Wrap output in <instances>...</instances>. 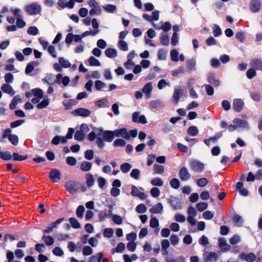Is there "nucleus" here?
I'll return each mask as SVG.
<instances>
[{
  "label": "nucleus",
  "instance_id": "46",
  "mask_svg": "<svg viewBox=\"0 0 262 262\" xmlns=\"http://www.w3.org/2000/svg\"><path fill=\"white\" fill-rule=\"evenodd\" d=\"M179 52L176 49H173L170 51L171 60L173 61L176 62L179 60L178 58Z\"/></svg>",
  "mask_w": 262,
  "mask_h": 262
},
{
  "label": "nucleus",
  "instance_id": "6",
  "mask_svg": "<svg viewBox=\"0 0 262 262\" xmlns=\"http://www.w3.org/2000/svg\"><path fill=\"white\" fill-rule=\"evenodd\" d=\"M179 176L182 181H186L191 178V174L186 167H182L180 169Z\"/></svg>",
  "mask_w": 262,
  "mask_h": 262
},
{
  "label": "nucleus",
  "instance_id": "19",
  "mask_svg": "<svg viewBox=\"0 0 262 262\" xmlns=\"http://www.w3.org/2000/svg\"><path fill=\"white\" fill-rule=\"evenodd\" d=\"M13 155H12L9 151H0V158L3 160L8 161L12 158Z\"/></svg>",
  "mask_w": 262,
  "mask_h": 262
},
{
  "label": "nucleus",
  "instance_id": "50",
  "mask_svg": "<svg viewBox=\"0 0 262 262\" xmlns=\"http://www.w3.org/2000/svg\"><path fill=\"white\" fill-rule=\"evenodd\" d=\"M54 75L53 74H47L45 80L50 85H52L55 83L54 79Z\"/></svg>",
  "mask_w": 262,
  "mask_h": 262
},
{
  "label": "nucleus",
  "instance_id": "33",
  "mask_svg": "<svg viewBox=\"0 0 262 262\" xmlns=\"http://www.w3.org/2000/svg\"><path fill=\"white\" fill-rule=\"evenodd\" d=\"M152 90L151 83L150 82L147 83L143 87L142 91L147 95H150V93Z\"/></svg>",
  "mask_w": 262,
  "mask_h": 262
},
{
  "label": "nucleus",
  "instance_id": "64",
  "mask_svg": "<svg viewBox=\"0 0 262 262\" xmlns=\"http://www.w3.org/2000/svg\"><path fill=\"white\" fill-rule=\"evenodd\" d=\"M113 221L117 225H121L122 223L121 217L117 214H114L112 217Z\"/></svg>",
  "mask_w": 262,
  "mask_h": 262
},
{
  "label": "nucleus",
  "instance_id": "21",
  "mask_svg": "<svg viewBox=\"0 0 262 262\" xmlns=\"http://www.w3.org/2000/svg\"><path fill=\"white\" fill-rule=\"evenodd\" d=\"M105 55L108 58H114L117 56V51L115 49L108 48L105 51Z\"/></svg>",
  "mask_w": 262,
  "mask_h": 262
},
{
  "label": "nucleus",
  "instance_id": "26",
  "mask_svg": "<svg viewBox=\"0 0 262 262\" xmlns=\"http://www.w3.org/2000/svg\"><path fill=\"white\" fill-rule=\"evenodd\" d=\"M69 221L71 226L74 229H79L81 226L79 222L75 217H72L69 218Z\"/></svg>",
  "mask_w": 262,
  "mask_h": 262
},
{
  "label": "nucleus",
  "instance_id": "13",
  "mask_svg": "<svg viewBox=\"0 0 262 262\" xmlns=\"http://www.w3.org/2000/svg\"><path fill=\"white\" fill-rule=\"evenodd\" d=\"M207 81L215 87L219 86L220 84L219 80L215 78V75L213 73L208 74L207 76Z\"/></svg>",
  "mask_w": 262,
  "mask_h": 262
},
{
  "label": "nucleus",
  "instance_id": "51",
  "mask_svg": "<svg viewBox=\"0 0 262 262\" xmlns=\"http://www.w3.org/2000/svg\"><path fill=\"white\" fill-rule=\"evenodd\" d=\"M159 225V223L158 220L156 217H152L150 220V227L152 228H155L158 227Z\"/></svg>",
  "mask_w": 262,
  "mask_h": 262
},
{
  "label": "nucleus",
  "instance_id": "2",
  "mask_svg": "<svg viewBox=\"0 0 262 262\" xmlns=\"http://www.w3.org/2000/svg\"><path fill=\"white\" fill-rule=\"evenodd\" d=\"M80 185V184L78 182L74 181H69L66 182L65 187L69 193L72 194H74L79 189Z\"/></svg>",
  "mask_w": 262,
  "mask_h": 262
},
{
  "label": "nucleus",
  "instance_id": "30",
  "mask_svg": "<svg viewBox=\"0 0 262 262\" xmlns=\"http://www.w3.org/2000/svg\"><path fill=\"white\" fill-rule=\"evenodd\" d=\"M208 205L205 202H200L196 204V208L200 211L202 212L208 208Z\"/></svg>",
  "mask_w": 262,
  "mask_h": 262
},
{
  "label": "nucleus",
  "instance_id": "14",
  "mask_svg": "<svg viewBox=\"0 0 262 262\" xmlns=\"http://www.w3.org/2000/svg\"><path fill=\"white\" fill-rule=\"evenodd\" d=\"M163 207L161 203H158L152 207H151L149 211L152 213H162L163 212Z\"/></svg>",
  "mask_w": 262,
  "mask_h": 262
},
{
  "label": "nucleus",
  "instance_id": "29",
  "mask_svg": "<svg viewBox=\"0 0 262 262\" xmlns=\"http://www.w3.org/2000/svg\"><path fill=\"white\" fill-rule=\"evenodd\" d=\"M235 38L240 42L243 43L246 40L245 33L241 31L237 32L235 34Z\"/></svg>",
  "mask_w": 262,
  "mask_h": 262
},
{
  "label": "nucleus",
  "instance_id": "18",
  "mask_svg": "<svg viewBox=\"0 0 262 262\" xmlns=\"http://www.w3.org/2000/svg\"><path fill=\"white\" fill-rule=\"evenodd\" d=\"M86 184L88 187L93 186L95 183V179L91 173L86 174L85 176Z\"/></svg>",
  "mask_w": 262,
  "mask_h": 262
},
{
  "label": "nucleus",
  "instance_id": "61",
  "mask_svg": "<svg viewBox=\"0 0 262 262\" xmlns=\"http://www.w3.org/2000/svg\"><path fill=\"white\" fill-rule=\"evenodd\" d=\"M105 202L106 203V205L111 209H112L113 207L116 205V202L113 201L111 198H106Z\"/></svg>",
  "mask_w": 262,
  "mask_h": 262
},
{
  "label": "nucleus",
  "instance_id": "3",
  "mask_svg": "<svg viewBox=\"0 0 262 262\" xmlns=\"http://www.w3.org/2000/svg\"><path fill=\"white\" fill-rule=\"evenodd\" d=\"M191 169L196 172H202L204 170V164L196 160H192L190 162Z\"/></svg>",
  "mask_w": 262,
  "mask_h": 262
},
{
  "label": "nucleus",
  "instance_id": "28",
  "mask_svg": "<svg viewBox=\"0 0 262 262\" xmlns=\"http://www.w3.org/2000/svg\"><path fill=\"white\" fill-rule=\"evenodd\" d=\"M218 256L217 254L214 252H210L207 257V259L205 261L207 262V261H216L217 260Z\"/></svg>",
  "mask_w": 262,
  "mask_h": 262
},
{
  "label": "nucleus",
  "instance_id": "53",
  "mask_svg": "<svg viewBox=\"0 0 262 262\" xmlns=\"http://www.w3.org/2000/svg\"><path fill=\"white\" fill-rule=\"evenodd\" d=\"M151 184L153 186H161L163 184V182L160 178H155L151 181Z\"/></svg>",
  "mask_w": 262,
  "mask_h": 262
},
{
  "label": "nucleus",
  "instance_id": "11",
  "mask_svg": "<svg viewBox=\"0 0 262 262\" xmlns=\"http://www.w3.org/2000/svg\"><path fill=\"white\" fill-rule=\"evenodd\" d=\"M239 258L242 260H245L247 262H253L256 258L255 254L250 252L247 254H246L244 253H242L239 255Z\"/></svg>",
  "mask_w": 262,
  "mask_h": 262
},
{
  "label": "nucleus",
  "instance_id": "23",
  "mask_svg": "<svg viewBox=\"0 0 262 262\" xmlns=\"http://www.w3.org/2000/svg\"><path fill=\"white\" fill-rule=\"evenodd\" d=\"M171 28V25L169 21L165 22L164 24H163L161 27H156L155 26V28L156 30H160L162 29L163 31L165 32H168Z\"/></svg>",
  "mask_w": 262,
  "mask_h": 262
},
{
  "label": "nucleus",
  "instance_id": "56",
  "mask_svg": "<svg viewBox=\"0 0 262 262\" xmlns=\"http://www.w3.org/2000/svg\"><path fill=\"white\" fill-rule=\"evenodd\" d=\"M84 157L88 160H92L94 157V151L92 149H88L84 152Z\"/></svg>",
  "mask_w": 262,
  "mask_h": 262
},
{
  "label": "nucleus",
  "instance_id": "54",
  "mask_svg": "<svg viewBox=\"0 0 262 262\" xmlns=\"http://www.w3.org/2000/svg\"><path fill=\"white\" fill-rule=\"evenodd\" d=\"M256 75V70L252 68L249 69L246 73L247 77L250 79H252Z\"/></svg>",
  "mask_w": 262,
  "mask_h": 262
},
{
  "label": "nucleus",
  "instance_id": "63",
  "mask_svg": "<svg viewBox=\"0 0 262 262\" xmlns=\"http://www.w3.org/2000/svg\"><path fill=\"white\" fill-rule=\"evenodd\" d=\"M66 162L70 166H74L76 165L77 160L76 158L73 157H68L66 159Z\"/></svg>",
  "mask_w": 262,
  "mask_h": 262
},
{
  "label": "nucleus",
  "instance_id": "22",
  "mask_svg": "<svg viewBox=\"0 0 262 262\" xmlns=\"http://www.w3.org/2000/svg\"><path fill=\"white\" fill-rule=\"evenodd\" d=\"M233 122L235 124L236 127H246L248 125L247 121L239 118L234 119Z\"/></svg>",
  "mask_w": 262,
  "mask_h": 262
},
{
  "label": "nucleus",
  "instance_id": "8",
  "mask_svg": "<svg viewBox=\"0 0 262 262\" xmlns=\"http://www.w3.org/2000/svg\"><path fill=\"white\" fill-rule=\"evenodd\" d=\"M244 102L241 99H235L233 102V107L236 112H241L243 108Z\"/></svg>",
  "mask_w": 262,
  "mask_h": 262
},
{
  "label": "nucleus",
  "instance_id": "15",
  "mask_svg": "<svg viewBox=\"0 0 262 262\" xmlns=\"http://www.w3.org/2000/svg\"><path fill=\"white\" fill-rule=\"evenodd\" d=\"M50 99L48 98V96H46L44 97V99L42 100L40 102L37 103L38 104L36 105V107L38 109H42L46 107L50 103Z\"/></svg>",
  "mask_w": 262,
  "mask_h": 262
},
{
  "label": "nucleus",
  "instance_id": "7",
  "mask_svg": "<svg viewBox=\"0 0 262 262\" xmlns=\"http://www.w3.org/2000/svg\"><path fill=\"white\" fill-rule=\"evenodd\" d=\"M168 203L173 210L182 208L181 203L176 197L170 196V198L168 199Z\"/></svg>",
  "mask_w": 262,
  "mask_h": 262
},
{
  "label": "nucleus",
  "instance_id": "25",
  "mask_svg": "<svg viewBox=\"0 0 262 262\" xmlns=\"http://www.w3.org/2000/svg\"><path fill=\"white\" fill-rule=\"evenodd\" d=\"M182 95V91L180 89H175L173 94V98L174 99V102L177 104L179 101L181 96Z\"/></svg>",
  "mask_w": 262,
  "mask_h": 262
},
{
  "label": "nucleus",
  "instance_id": "34",
  "mask_svg": "<svg viewBox=\"0 0 262 262\" xmlns=\"http://www.w3.org/2000/svg\"><path fill=\"white\" fill-rule=\"evenodd\" d=\"M42 239L44 240L47 246H51L54 244V239L53 237H52L50 235H44L42 236Z\"/></svg>",
  "mask_w": 262,
  "mask_h": 262
},
{
  "label": "nucleus",
  "instance_id": "35",
  "mask_svg": "<svg viewBox=\"0 0 262 262\" xmlns=\"http://www.w3.org/2000/svg\"><path fill=\"white\" fill-rule=\"evenodd\" d=\"M59 64L64 68H68L71 67L70 62L67 59H65L63 57H60L59 59Z\"/></svg>",
  "mask_w": 262,
  "mask_h": 262
},
{
  "label": "nucleus",
  "instance_id": "39",
  "mask_svg": "<svg viewBox=\"0 0 262 262\" xmlns=\"http://www.w3.org/2000/svg\"><path fill=\"white\" fill-rule=\"evenodd\" d=\"M118 46L119 49L123 51H127L128 50V45L127 42L124 40H121L118 41Z\"/></svg>",
  "mask_w": 262,
  "mask_h": 262
},
{
  "label": "nucleus",
  "instance_id": "59",
  "mask_svg": "<svg viewBox=\"0 0 262 262\" xmlns=\"http://www.w3.org/2000/svg\"><path fill=\"white\" fill-rule=\"evenodd\" d=\"M113 229L112 228H106L103 231V236L105 237L110 238L113 236Z\"/></svg>",
  "mask_w": 262,
  "mask_h": 262
},
{
  "label": "nucleus",
  "instance_id": "44",
  "mask_svg": "<svg viewBox=\"0 0 262 262\" xmlns=\"http://www.w3.org/2000/svg\"><path fill=\"white\" fill-rule=\"evenodd\" d=\"M130 177L136 180H138L140 176V171L139 169L135 168L133 169L130 173Z\"/></svg>",
  "mask_w": 262,
  "mask_h": 262
},
{
  "label": "nucleus",
  "instance_id": "9",
  "mask_svg": "<svg viewBox=\"0 0 262 262\" xmlns=\"http://www.w3.org/2000/svg\"><path fill=\"white\" fill-rule=\"evenodd\" d=\"M44 97L42 90L38 88L34 89V104L38 103Z\"/></svg>",
  "mask_w": 262,
  "mask_h": 262
},
{
  "label": "nucleus",
  "instance_id": "49",
  "mask_svg": "<svg viewBox=\"0 0 262 262\" xmlns=\"http://www.w3.org/2000/svg\"><path fill=\"white\" fill-rule=\"evenodd\" d=\"M95 86L97 91H101L104 87L106 86V84L105 83L100 80H96L95 81Z\"/></svg>",
  "mask_w": 262,
  "mask_h": 262
},
{
  "label": "nucleus",
  "instance_id": "37",
  "mask_svg": "<svg viewBox=\"0 0 262 262\" xmlns=\"http://www.w3.org/2000/svg\"><path fill=\"white\" fill-rule=\"evenodd\" d=\"M85 138V135L80 130H77L74 135V138L77 141H82Z\"/></svg>",
  "mask_w": 262,
  "mask_h": 262
},
{
  "label": "nucleus",
  "instance_id": "27",
  "mask_svg": "<svg viewBox=\"0 0 262 262\" xmlns=\"http://www.w3.org/2000/svg\"><path fill=\"white\" fill-rule=\"evenodd\" d=\"M187 134L191 136H195L199 133V130L195 126H190L187 130Z\"/></svg>",
  "mask_w": 262,
  "mask_h": 262
},
{
  "label": "nucleus",
  "instance_id": "1",
  "mask_svg": "<svg viewBox=\"0 0 262 262\" xmlns=\"http://www.w3.org/2000/svg\"><path fill=\"white\" fill-rule=\"evenodd\" d=\"M95 129L99 131L97 133L98 136H102V138L97 137L96 140V144L100 149L104 147V141L111 142L114 140V134L112 130H104L102 128H95Z\"/></svg>",
  "mask_w": 262,
  "mask_h": 262
},
{
  "label": "nucleus",
  "instance_id": "55",
  "mask_svg": "<svg viewBox=\"0 0 262 262\" xmlns=\"http://www.w3.org/2000/svg\"><path fill=\"white\" fill-rule=\"evenodd\" d=\"M103 8L107 12L113 13L116 10V6L114 5L107 4L104 6Z\"/></svg>",
  "mask_w": 262,
  "mask_h": 262
},
{
  "label": "nucleus",
  "instance_id": "52",
  "mask_svg": "<svg viewBox=\"0 0 262 262\" xmlns=\"http://www.w3.org/2000/svg\"><path fill=\"white\" fill-rule=\"evenodd\" d=\"M93 252L92 248L89 246H84L82 250V253L84 256L90 255L93 253Z\"/></svg>",
  "mask_w": 262,
  "mask_h": 262
},
{
  "label": "nucleus",
  "instance_id": "57",
  "mask_svg": "<svg viewBox=\"0 0 262 262\" xmlns=\"http://www.w3.org/2000/svg\"><path fill=\"white\" fill-rule=\"evenodd\" d=\"M155 172L156 173L162 174L164 171V167L159 164H155L154 166Z\"/></svg>",
  "mask_w": 262,
  "mask_h": 262
},
{
  "label": "nucleus",
  "instance_id": "48",
  "mask_svg": "<svg viewBox=\"0 0 262 262\" xmlns=\"http://www.w3.org/2000/svg\"><path fill=\"white\" fill-rule=\"evenodd\" d=\"M147 210L146 206L143 204H140L136 207V211L138 213H145Z\"/></svg>",
  "mask_w": 262,
  "mask_h": 262
},
{
  "label": "nucleus",
  "instance_id": "58",
  "mask_svg": "<svg viewBox=\"0 0 262 262\" xmlns=\"http://www.w3.org/2000/svg\"><path fill=\"white\" fill-rule=\"evenodd\" d=\"M213 33L215 37H218L222 34V30L220 27L217 25H214L213 27Z\"/></svg>",
  "mask_w": 262,
  "mask_h": 262
},
{
  "label": "nucleus",
  "instance_id": "47",
  "mask_svg": "<svg viewBox=\"0 0 262 262\" xmlns=\"http://www.w3.org/2000/svg\"><path fill=\"white\" fill-rule=\"evenodd\" d=\"M208 183V181L206 178H203L196 180V184L200 187L205 186Z\"/></svg>",
  "mask_w": 262,
  "mask_h": 262
},
{
  "label": "nucleus",
  "instance_id": "40",
  "mask_svg": "<svg viewBox=\"0 0 262 262\" xmlns=\"http://www.w3.org/2000/svg\"><path fill=\"white\" fill-rule=\"evenodd\" d=\"M126 144V142L122 139H116L114 143V147H124Z\"/></svg>",
  "mask_w": 262,
  "mask_h": 262
},
{
  "label": "nucleus",
  "instance_id": "4",
  "mask_svg": "<svg viewBox=\"0 0 262 262\" xmlns=\"http://www.w3.org/2000/svg\"><path fill=\"white\" fill-rule=\"evenodd\" d=\"M49 177L52 182L56 183L61 179V176L58 169L54 168L50 171Z\"/></svg>",
  "mask_w": 262,
  "mask_h": 262
},
{
  "label": "nucleus",
  "instance_id": "20",
  "mask_svg": "<svg viewBox=\"0 0 262 262\" xmlns=\"http://www.w3.org/2000/svg\"><path fill=\"white\" fill-rule=\"evenodd\" d=\"M160 39L161 43L163 46H168L169 43V37L167 34L161 33Z\"/></svg>",
  "mask_w": 262,
  "mask_h": 262
},
{
  "label": "nucleus",
  "instance_id": "24",
  "mask_svg": "<svg viewBox=\"0 0 262 262\" xmlns=\"http://www.w3.org/2000/svg\"><path fill=\"white\" fill-rule=\"evenodd\" d=\"M92 164L88 161L83 162L80 165V169L82 171H88L91 169Z\"/></svg>",
  "mask_w": 262,
  "mask_h": 262
},
{
  "label": "nucleus",
  "instance_id": "38",
  "mask_svg": "<svg viewBox=\"0 0 262 262\" xmlns=\"http://www.w3.org/2000/svg\"><path fill=\"white\" fill-rule=\"evenodd\" d=\"M1 89L4 93L7 94H10L13 91L12 87L7 83L4 84L2 85Z\"/></svg>",
  "mask_w": 262,
  "mask_h": 262
},
{
  "label": "nucleus",
  "instance_id": "62",
  "mask_svg": "<svg viewBox=\"0 0 262 262\" xmlns=\"http://www.w3.org/2000/svg\"><path fill=\"white\" fill-rule=\"evenodd\" d=\"M204 86L205 88L206 93L209 96H212L214 94V89L213 87L210 84H205Z\"/></svg>",
  "mask_w": 262,
  "mask_h": 262
},
{
  "label": "nucleus",
  "instance_id": "10",
  "mask_svg": "<svg viewBox=\"0 0 262 262\" xmlns=\"http://www.w3.org/2000/svg\"><path fill=\"white\" fill-rule=\"evenodd\" d=\"M250 65L251 67V68L254 69L255 70L262 71L261 59H252L250 62Z\"/></svg>",
  "mask_w": 262,
  "mask_h": 262
},
{
  "label": "nucleus",
  "instance_id": "36",
  "mask_svg": "<svg viewBox=\"0 0 262 262\" xmlns=\"http://www.w3.org/2000/svg\"><path fill=\"white\" fill-rule=\"evenodd\" d=\"M132 168V166L128 163H124L121 165L120 169L123 173L128 172Z\"/></svg>",
  "mask_w": 262,
  "mask_h": 262
},
{
  "label": "nucleus",
  "instance_id": "43",
  "mask_svg": "<svg viewBox=\"0 0 262 262\" xmlns=\"http://www.w3.org/2000/svg\"><path fill=\"white\" fill-rule=\"evenodd\" d=\"M158 58L159 60H164L166 58V51L163 49H161L158 52Z\"/></svg>",
  "mask_w": 262,
  "mask_h": 262
},
{
  "label": "nucleus",
  "instance_id": "45",
  "mask_svg": "<svg viewBox=\"0 0 262 262\" xmlns=\"http://www.w3.org/2000/svg\"><path fill=\"white\" fill-rule=\"evenodd\" d=\"M84 210L85 208L84 206L82 205H79L76 209V214L77 216L79 218L83 217Z\"/></svg>",
  "mask_w": 262,
  "mask_h": 262
},
{
  "label": "nucleus",
  "instance_id": "41",
  "mask_svg": "<svg viewBox=\"0 0 262 262\" xmlns=\"http://www.w3.org/2000/svg\"><path fill=\"white\" fill-rule=\"evenodd\" d=\"M89 64L91 66H99L100 62L94 56H91L89 59Z\"/></svg>",
  "mask_w": 262,
  "mask_h": 262
},
{
  "label": "nucleus",
  "instance_id": "32",
  "mask_svg": "<svg viewBox=\"0 0 262 262\" xmlns=\"http://www.w3.org/2000/svg\"><path fill=\"white\" fill-rule=\"evenodd\" d=\"M8 138L12 145H17L18 144V138L17 135L14 134L10 135Z\"/></svg>",
  "mask_w": 262,
  "mask_h": 262
},
{
  "label": "nucleus",
  "instance_id": "5",
  "mask_svg": "<svg viewBox=\"0 0 262 262\" xmlns=\"http://www.w3.org/2000/svg\"><path fill=\"white\" fill-rule=\"evenodd\" d=\"M91 114V111L88 109L79 107L75 110L72 112V114L75 116L86 117L89 116Z\"/></svg>",
  "mask_w": 262,
  "mask_h": 262
},
{
  "label": "nucleus",
  "instance_id": "60",
  "mask_svg": "<svg viewBox=\"0 0 262 262\" xmlns=\"http://www.w3.org/2000/svg\"><path fill=\"white\" fill-rule=\"evenodd\" d=\"M120 137H122L124 139H129V136L128 134V133L127 131V129L126 128H120Z\"/></svg>",
  "mask_w": 262,
  "mask_h": 262
},
{
  "label": "nucleus",
  "instance_id": "31",
  "mask_svg": "<svg viewBox=\"0 0 262 262\" xmlns=\"http://www.w3.org/2000/svg\"><path fill=\"white\" fill-rule=\"evenodd\" d=\"M13 160L14 161H21L23 160H25L28 158L27 156H23L21 155H19L17 152H14L13 154Z\"/></svg>",
  "mask_w": 262,
  "mask_h": 262
},
{
  "label": "nucleus",
  "instance_id": "42",
  "mask_svg": "<svg viewBox=\"0 0 262 262\" xmlns=\"http://www.w3.org/2000/svg\"><path fill=\"white\" fill-rule=\"evenodd\" d=\"M169 183L171 187L175 189H178L180 185V182L177 178H173L170 180Z\"/></svg>",
  "mask_w": 262,
  "mask_h": 262
},
{
  "label": "nucleus",
  "instance_id": "12",
  "mask_svg": "<svg viewBox=\"0 0 262 262\" xmlns=\"http://www.w3.org/2000/svg\"><path fill=\"white\" fill-rule=\"evenodd\" d=\"M261 3L258 0H252L250 4V10L253 13L258 12L261 9Z\"/></svg>",
  "mask_w": 262,
  "mask_h": 262
},
{
  "label": "nucleus",
  "instance_id": "17",
  "mask_svg": "<svg viewBox=\"0 0 262 262\" xmlns=\"http://www.w3.org/2000/svg\"><path fill=\"white\" fill-rule=\"evenodd\" d=\"M196 61L194 58L188 59L186 60V68L189 71L195 70Z\"/></svg>",
  "mask_w": 262,
  "mask_h": 262
},
{
  "label": "nucleus",
  "instance_id": "16",
  "mask_svg": "<svg viewBox=\"0 0 262 262\" xmlns=\"http://www.w3.org/2000/svg\"><path fill=\"white\" fill-rule=\"evenodd\" d=\"M219 246L221 250L223 252H226L230 249V245H228L224 238L219 239Z\"/></svg>",
  "mask_w": 262,
  "mask_h": 262
}]
</instances>
